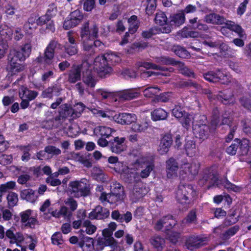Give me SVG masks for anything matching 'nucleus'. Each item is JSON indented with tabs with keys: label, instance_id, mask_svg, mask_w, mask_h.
I'll list each match as a JSON object with an SVG mask.
<instances>
[{
	"label": "nucleus",
	"instance_id": "16",
	"mask_svg": "<svg viewBox=\"0 0 251 251\" xmlns=\"http://www.w3.org/2000/svg\"><path fill=\"white\" fill-rule=\"evenodd\" d=\"M82 80L87 86L86 92L89 95H93L90 90L93 89L97 83V80L92 74L91 70H87L86 72H83Z\"/></svg>",
	"mask_w": 251,
	"mask_h": 251
},
{
	"label": "nucleus",
	"instance_id": "59",
	"mask_svg": "<svg viewBox=\"0 0 251 251\" xmlns=\"http://www.w3.org/2000/svg\"><path fill=\"white\" fill-rule=\"evenodd\" d=\"M64 47L65 52L70 56L75 55L77 52V45L69 44L66 42L65 44Z\"/></svg>",
	"mask_w": 251,
	"mask_h": 251
},
{
	"label": "nucleus",
	"instance_id": "14",
	"mask_svg": "<svg viewBox=\"0 0 251 251\" xmlns=\"http://www.w3.org/2000/svg\"><path fill=\"white\" fill-rule=\"evenodd\" d=\"M5 237L9 240L10 244H16L18 246H21L20 244L25 240L23 234L20 232H16L15 228L13 227L6 231Z\"/></svg>",
	"mask_w": 251,
	"mask_h": 251
},
{
	"label": "nucleus",
	"instance_id": "43",
	"mask_svg": "<svg viewBox=\"0 0 251 251\" xmlns=\"http://www.w3.org/2000/svg\"><path fill=\"white\" fill-rule=\"evenodd\" d=\"M150 242L157 250H161L165 244V240L159 235H154L150 239Z\"/></svg>",
	"mask_w": 251,
	"mask_h": 251
},
{
	"label": "nucleus",
	"instance_id": "5",
	"mask_svg": "<svg viewBox=\"0 0 251 251\" xmlns=\"http://www.w3.org/2000/svg\"><path fill=\"white\" fill-rule=\"evenodd\" d=\"M218 179L216 174L211 168H207L203 171L200 175L198 184L200 186H205L207 189L218 185Z\"/></svg>",
	"mask_w": 251,
	"mask_h": 251
},
{
	"label": "nucleus",
	"instance_id": "30",
	"mask_svg": "<svg viewBox=\"0 0 251 251\" xmlns=\"http://www.w3.org/2000/svg\"><path fill=\"white\" fill-rule=\"evenodd\" d=\"M19 95L21 99H26L29 101L34 100L38 95V92L35 91H32L22 87L19 92Z\"/></svg>",
	"mask_w": 251,
	"mask_h": 251
},
{
	"label": "nucleus",
	"instance_id": "64",
	"mask_svg": "<svg viewBox=\"0 0 251 251\" xmlns=\"http://www.w3.org/2000/svg\"><path fill=\"white\" fill-rule=\"evenodd\" d=\"M69 17L78 25L83 19V15L79 10H76L70 14Z\"/></svg>",
	"mask_w": 251,
	"mask_h": 251
},
{
	"label": "nucleus",
	"instance_id": "56",
	"mask_svg": "<svg viewBox=\"0 0 251 251\" xmlns=\"http://www.w3.org/2000/svg\"><path fill=\"white\" fill-rule=\"evenodd\" d=\"M160 89L157 86L149 87L143 91L145 97L151 98L160 91Z\"/></svg>",
	"mask_w": 251,
	"mask_h": 251
},
{
	"label": "nucleus",
	"instance_id": "55",
	"mask_svg": "<svg viewBox=\"0 0 251 251\" xmlns=\"http://www.w3.org/2000/svg\"><path fill=\"white\" fill-rule=\"evenodd\" d=\"M16 186V182L14 181H10L6 183L0 185V193L2 195L10 190L13 189Z\"/></svg>",
	"mask_w": 251,
	"mask_h": 251
},
{
	"label": "nucleus",
	"instance_id": "34",
	"mask_svg": "<svg viewBox=\"0 0 251 251\" xmlns=\"http://www.w3.org/2000/svg\"><path fill=\"white\" fill-rule=\"evenodd\" d=\"M138 66L140 67H144L147 69H153L156 70H160L162 71H169L171 72V70L173 69L172 68H168L164 67H162L155 64L148 62H139L137 63Z\"/></svg>",
	"mask_w": 251,
	"mask_h": 251
},
{
	"label": "nucleus",
	"instance_id": "50",
	"mask_svg": "<svg viewBox=\"0 0 251 251\" xmlns=\"http://www.w3.org/2000/svg\"><path fill=\"white\" fill-rule=\"evenodd\" d=\"M178 61H176L174 58L167 57L161 56L156 59V62L163 65H171L173 66H176Z\"/></svg>",
	"mask_w": 251,
	"mask_h": 251
},
{
	"label": "nucleus",
	"instance_id": "27",
	"mask_svg": "<svg viewBox=\"0 0 251 251\" xmlns=\"http://www.w3.org/2000/svg\"><path fill=\"white\" fill-rule=\"evenodd\" d=\"M171 31V27L169 25L162 27L161 28H157L153 27L151 28L148 30L143 31L142 35L144 38H149L152 36L158 34L160 32L162 33H169Z\"/></svg>",
	"mask_w": 251,
	"mask_h": 251
},
{
	"label": "nucleus",
	"instance_id": "9",
	"mask_svg": "<svg viewBox=\"0 0 251 251\" xmlns=\"http://www.w3.org/2000/svg\"><path fill=\"white\" fill-rule=\"evenodd\" d=\"M223 25H225L221 28V31L223 35L227 36L228 34L227 29H229L236 33L240 38H246V35L245 30L240 25H236L234 22L227 20L226 19V22L224 23Z\"/></svg>",
	"mask_w": 251,
	"mask_h": 251
},
{
	"label": "nucleus",
	"instance_id": "1",
	"mask_svg": "<svg viewBox=\"0 0 251 251\" xmlns=\"http://www.w3.org/2000/svg\"><path fill=\"white\" fill-rule=\"evenodd\" d=\"M32 40L31 38L26 39L25 43L18 49H12L10 51L8 55V64L7 70L11 74H15L23 70L24 67L17 61H24L31 54L32 47Z\"/></svg>",
	"mask_w": 251,
	"mask_h": 251
},
{
	"label": "nucleus",
	"instance_id": "40",
	"mask_svg": "<svg viewBox=\"0 0 251 251\" xmlns=\"http://www.w3.org/2000/svg\"><path fill=\"white\" fill-rule=\"evenodd\" d=\"M239 142L240 146L238 148V153L240 155H247L251 147L250 141L247 139H243L242 140L239 139Z\"/></svg>",
	"mask_w": 251,
	"mask_h": 251
},
{
	"label": "nucleus",
	"instance_id": "4",
	"mask_svg": "<svg viewBox=\"0 0 251 251\" xmlns=\"http://www.w3.org/2000/svg\"><path fill=\"white\" fill-rule=\"evenodd\" d=\"M61 48L62 45L57 41L51 40L46 48L43 56H40L36 59L39 63L50 65L54 56L55 50Z\"/></svg>",
	"mask_w": 251,
	"mask_h": 251
},
{
	"label": "nucleus",
	"instance_id": "46",
	"mask_svg": "<svg viewBox=\"0 0 251 251\" xmlns=\"http://www.w3.org/2000/svg\"><path fill=\"white\" fill-rule=\"evenodd\" d=\"M85 105L81 102L75 104L74 108L72 107V110L73 111L72 113V119L79 117L81 113L85 109Z\"/></svg>",
	"mask_w": 251,
	"mask_h": 251
},
{
	"label": "nucleus",
	"instance_id": "62",
	"mask_svg": "<svg viewBox=\"0 0 251 251\" xmlns=\"http://www.w3.org/2000/svg\"><path fill=\"white\" fill-rule=\"evenodd\" d=\"M111 192L118 196L122 199H124V191L123 187L119 183L115 184V186L112 188Z\"/></svg>",
	"mask_w": 251,
	"mask_h": 251
},
{
	"label": "nucleus",
	"instance_id": "29",
	"mask_svg": "<svg viewBox=\"0 0 251 251\" xmlns=\"http://www.w3.org/2000/svg\"><path fill=\"white\" fill-rule=\"evenodd\" d=\"M197 217L196 209L191 210L187 214L185 218L182 220L179 224V230L182 231L183 230L185 224H197Z\"/></svg>",
	"mask_w": 251,
	"mask_h": 251
},
{
	"label": "nucleus",
	"instance_id": "17",
	"mask_svg": "<svg viewBox=\"0 0 251 251\" xmlns=\"http://www.w3.org/2000/svg\"><path fill=\"white\" fill-rule=\"evenodd\" d=\"M109 216V211L108 209L97 206L89 214L88 218L91 220H102Z\"/></svg>",
	"mask_w": 251,
	"mask_h": 251
},
{
	"label": "nucleus",
	"instance_id": "25",
	"mask_svg": "<svg viewBox=\"0 0 251 251\" xmlns=\"http://www.w3.org/2000/svg\"><path fill=\"white\" fill-rule=\"evenodd\" d=\"M112 218L119 223L126 222L128 223L130 222L132 218V215L130 212L127 211L125 214L121 213L118 210H113L111 213Z\"/></svg>",
	"mask_w": 251,
	"mask_h": 251
},
{
	"label": "nucleus",
	"instance_id": "22",
	"mask_svg": "<svg viewBox=\"0 0 251 251\" xmlns=\"http://www.w3.org/2000/svg\"><path fill=\"white\" fill-rule=\"evenodd\" d=\"M93 40L84 44L83 50L86 52L85 55L86 56L93 55L97 51V48H102L103 46V43L100 40L93 41Z\"/></svg>",
	"mask_w": 251,
	"mask_h": 251
},
{
	"label": "nucleus",
	"instance_id": "63",
	"mask_svg": "<svg viewBox=\"0 0 251 251\" xmlns=\"http://www.w3.org/2000/svg\"><path fill=\"white\" fill-rule=\"evenodd\" d=\"M64 202L69 207V209L72 212L75 211L77 208V202L72 197L67 198Z\"/></svg>",
	"mask_w": 251,
	"mask_h": 251
},
{
	"label": "nucleus",
	"instance_id": "42",
	"mask_svg": "<svg viewBox=\"0 0 251 251\" xmlns=\"http://www.w3.org/2000/svg\"><path fill=\"white\" fill-rule=\"evenodd\" d=\"M151 118L154 121L163 120L166 119L168 113L162 108H158L154 110L151 113Z\"/></svg>",
	"mask_w": 251,
	"mask_h": 251
},
{
	"label": "nucleus",
	"instance_id": "33",
	"mask_svg": "<svg viewBox=\"0 0 251 251\" xmlns=\"http://www.w3.org/2000/svg\"><path fill=\"white\" fill-rule=\"evenodd\" d=\"M113 131L112 128L105 126H98L94 129V134L100 137H109Z\"/></svg>",
	"mask_w": 251,
	"mask_h": 251
},
{
	"label": "nucleus",
	"instance_id": "48",
	"mask_svg": "<svg viewBox=\"0 0 251 251\" xmlns=\"http://www.w3.org/2000/svg\"><path fill=\"white\" fill-rule=\"evenodd\" d=\"M148 124L146 122H134L131 125V129L136 132H142L145 131L148 128Z\"/></svg>",
	"mask_w": 251,
	"mask_h": 251
},
{
	"label": "nucleus",
	"instance_id": "49",
	"mask_svg": "<svg viewBox=\"0 0 251 251\" xmlns=\"http://www.w3.org/2000/svg\"><path fill=\"white\" fill-rule=\"evenodd\" d=\"M108 65H113L115 63L120 61L121 58L119 55L111 51H108L104 54Z\"/></svg>",
	"mask_w": 251,
	"mask_h": 251
},
{
	"label": "nucleus",
	"instance_id": "19",
	"mask_svg": "<svg viewBox=\"0 0 251 251\" xmlns=\"http://www.w3.org/2000/svg\"><path fill=\"white\" fill-rule=\"evenodd\" d=\"M124 137H114L113 140L109 141V146L110 150L113 152L119 153L126 150V147Z\"/></svg>",
	"mask_w": 251,
	"mask_h": 251
},
{
	"label": "nucleus",
	"instance_id": "31",
	"mask_svg": "<svg viewBox=\"0 0 251 251\" xmlns=\"http://www.w3.org/2000/svg\"><path fill=\"white\" fill-rule=\"evenodd\" d=\"M224 74L219 70L216 72L209 71L203 74L204 79L211 82H216L220 81L223 77Z\"/></svg>",
	"mask_w": 251,
	"mask_h": 251
},
{
	"label": "nucleus",
	"instance_id": "37",
	"mask_svg": "<svg viewBox=\"0 0 251 251\" xmlns=\"http://www.w3.org/2000/svg\"><path fill=\"white\" fill-rule=\"evenodd\" d=\"M176 66H177L179 72L183 75L196 78V75L195 74L193 71L186 66L184 63L178 61Z\"/></svg>",
	"mask_w": 251,
	"mask_h": 251
},
{
	"label": "nucleus",
	"instance_id": "15",
	"mask_svg": "<svg viewBox=\"0 0 251 251\" xmlns=\"http://www.w3.org/2000/svg\"><path fill=\"white\" fill-rule=\"evenodd\" d=\"M200 164L196 160H193L191 163H185L181 165V172L185 174L192 176H196L199 172Z\"/></svg>",
	"mask_w": 251,
	"mask_h": 251
},
{
	"label": "nucleus",
	"instance_id": "23",
	"mask_svg": "<svg viewBox=\"0 0 251 251\" xmlns=\"http://www.w3.org/2000/svg\"><path fill=\"white\" fill-rule=\"evenodd\" d=\"M148 192V190L144 187L143 183L138 181L134 185L131 198L134 201L143 197Z\"/></svg>",
	"mask_w": 251,
	"mask_h": 251
},
{
	"label": "nucleus",
	"instance_id": "41",
	"mask_svg": "<svg viewBox=\"0 0 251 251\" xmlns=\"http://www.w3.org/2000/svg\"><path fill=\"white\" fill-rule=\"evenodd\" d=\"M198 17H195L189 20V22L192 25V28L201 31H207L209 29L207 25L202 23L200 20H198Z\"/></svg>",
	"mask_w": 251,
	"mask_h": 251
},
{
	"label": "nucleus",
	"instance_id": "11",
	"mask_svg": "<svg viewBox=\"0 0 251 251\" xmlns=\"http://www.w3.org/2000/svg\"><path fill=\"white\" fill-rule=\"evenodd\" d=\"M207 241L206 237L193 235L187 238L185 246L189 250L194 251L205 245Z\"/></svg>",
	"mask_w": 251,
	"mask_h": 251
},
{
	"label": "nucleus",
	"instance_id": "10",
	"mask_svg": "<svg viewBox=\"0 0 251 251\" xmlns=\"http://www.w3.org/2000/svg\"><path fill=\"white\" fill-rule=\"evenodd\" d=\"M141 95L139 88L125 89L115 92V96L121 100L129 101L138 98Z\"/></svg>",
	"mask_w": 251,
	"mask_h": 251
},
{
	"label": "nucleus",
	"instance_id": "54",
	"mask_svg": "<svg viewBox=\"0 0 251 251\" xmlns=\"http://www.w3.org/2000/svg\"><path fill=\"white\" fill-rule=\"evenodd\" d=\"M239 230V226L237 225L229 228L223 234V238L224 240L229 239L231 237L235 235Z\"/></svg>",
	"mask_w": 251,
	"mask_h": 251
},
{
	"label": "nucleus",
	"instance_id": "60",
	"mask_svg": "<svg viewBox=\"0 0 251 251\" xmlns=\"http://www.w3.org/2000/svg\"><path fill=\"white\" fill-rule=\"evenodd\" d=\"M7 200L9 206L13 207L18 201V195L14 192H10L7 196Z\"/></svg>",
	"mask_w": 251,
	"mask_h": 251
},
{
	"label": "nucleus",
	"instance_id": "21",
	"mask_svg": "<svg viewBox=\"0 0 251 251\" xmlns=\"http://www.w3.org/2000/svg\"><path fill=\"white\" fill-rule=\"evenodd\" d=\"M166 169L168 178H173L177 176L178 165L174 158H170L166 161Z\"/></svg>",
	"mask_w": 251,
	"mask_h": 251
},
{
	"label": "nucleus",
	"instance_id": "7",
	"mask_svg": "<svg viewBox=\"0 0 251 251\" xmlns=\"http://www.w3.org/2000/svg\"><path fill=\"white\" fill-rule=\"evenodd\" d=\"M94 69L97 71L100 77H105L112 71V69L109 66L104 54L98 56L95 59Z\"/></svg>",
	"mask_w": 251,
	"mask_h": 251
},
{
	"label": "nucleus",
	"instance_id": "2",
	"mask_svg": "<svg viewBox=\"0 0 251 251\" xmlns=\"http://www.w3.org/2000/svg\"><path fill=\"white\" fill-rule=\"evenodd\" d=\"M69 192L75 198L86 197L89 194L90 188L88 181L86 178L80 180L71 181L69 184Z\"/></svg>",
	"mask_w": 251,
	"mask_h": 251
},
{
	"label": "nucleus",
	"instance_id": "53",
	"mask_svg": "<svg viewBox=\"0 0 251 251\" xmlns=\"http://www.w3.org/2000/svg\"><path fill=\"white\" fill-rule=\"evenodd\" d=\"M239 139H236L226 149V152L231 155H235L237 152V150L240 146Z\"/></svg>",
	"mask_w": 251,
	"mask_h": 251
},
{
	"label": "nucleus",
	"instance_id": "8",
	"mask_svg": "<svg viewBox=\"0 0 251 251\" xmlns=\"http://www.w3.org/2000/svg\"><path fill=\"white\" fill-rule=\"evenodd\" d=\"M135 165H138L141 169L140 173H136L133 174L135 181H138L140 177L145 178L148 177L151 172L153 170L154 165L151 162L144 161H138Z\"/></svg>",
	"mask_w": 251,
	"mask_h": 251
},
{
	"label": "nucleus",
	"instance_id": "35",
	"mask_svg": "<svg viewBox=\"0 0 251 251\" xmlns=\"http://www.w3.org/2000/svg\"><path fill=\"white\" fill-rule=\"evenodd\" d=\"M185 21V16L184 12L180 11L179 12L173 15L171 17L170 25L175 26H178L183 23Z\"/></svg>",
	"mask_w": 251,
	"mask_h": 251
},
{
	"label": "nucleus",
	"instance_id": "44",
	"mask_svg": "<svg viewBox=\"0 0 251 251\" xmlns=\"http://www.w3.org/2000/svg\"><path fill=\"white\" fill-rule=\"evenodd\" d=\"M172 51L182 58H187L190 56L189 52L184 48L180 46H174L172 48Z\"/></svg>",
	"mask_w": 251,
	"mask_h": 251
},
{
	"label": "nucleus",
	"instance_id": "12",
	"mask_svg": "<svg viewBox=\"0 0 251 251\" xmlns=\"http://www.w3.org/2000/svg\"><path fill=\"white\" fill-rule=\"evenodd\" d=\"M176 224V221L173 218L172 215L164 216L157 221L154 226V229L161 230L163 227L167 230L172 229Z\"/></svg>",
	"mask_w": 251,
	"mask_h": 251
},
{
	"label": "nucleus",
	"instance_id": "26",
	"mask_svg": "<svg viewBox=\"0 0 251 251\" xmlns=\"http://www.w3.org/2000/svg\"><path fill=\"white\" fill-rule=\"evenodd\" d=\"M72 107L68 104L65 103L61 105L59 107V115L55 118V120L57 121L60 120H65L69 117L72 119Z\"/></svg>",
	"mask_w": 251,
	"mask_h": 251
},
{
	"label": "nucleus",
	"instance_id": "57",
	"mask_svg": "<svg viewBox=\"0 0 251 251\" xmlns=\"http://www.w3.org/2000/svg\"><path fill=\"white\" fill-rule=\"evenodd\" d=\"M147 3L146 12L149 15H151L156 8V0H146Z\"/></svg>",
	"mask_w": 251,
	"mask_h": 251
},
{
	"label": "nucleus",
	"instance_id": "18",
	"mask_svg": "<svg viewBox=\"0 0 251 251\" xmlns=\"http://www.w3.org/2000/svg\"><path fill=\"white\" fill-rule=\"evenodd\" d=\"M31 210H27L20 214L22 225L26 227L34 228L37 220L31 216Z\"/></svg>",
	"mask_w": 251,
	"mask_h": 251
},
{
	"label": "nucleus",
	"instance_id": "58",
	"mask_svg": "<svg viewBox=\"0 0 251 251\" xmlns=\"http://www.w3.org/2000/svg\"><path fill=\"white\" fill-rule=\"evenodd\" d=\"M83 226L86 228L85 232L87 234L91 235L93 234L97 230V227L93 225L91 222L88 220L84 221L83 223Z\"/></svg>",
	"mask_w": 251,
	"mask_h": 251
},
{
	"label": "nucleus",
	"instance_id": "45",
	"mask_svg": "<svg viewBox=\"0 0 251 251\" xmlns=\"http://www.w3.org/2000/svg\"><path fill=\"white\" fill-rule=\"evenodd\" d=\"M12 34V30L6 25H1L0 26V35L2 40L6 41L7 39L11 37Z\"/></svg>",
	"mask_w": 251,
	"mask_h": 251
},
{
	"label": "nucleus",
	"instance_id": "39",
	"mask_svg": "<svg viewBox=\"0 0 251 251\" xmlns=\"http://www.w3.org/2000/svg\"><path fill=\"white\" fill-rule=\"evenodd\" d=\"M51 215L55 217L59 218L61 217L68 219H70L73 215V213L68 207L65 206H61L59 211L55 210L51 212Z\"/></svg>",
	"mask_w": 251,
	"mask_h": 251
},
{
	"label": "nucleus",
	"instance_id": "36",
	"mask_svg": "<svg viewBox=\"0 0 251 251\" xmlns=\"http://www.w3.org/2000/svg\"><path fill=\"white\" fill-rule=\"evenodd\" d=\"M217 99L223 104H233L235 102L233 93L231 91H226L222 95L217 96Z\"/></svg>",
	"mask_w": 251,
	"mask_h": 251
},
{
	"label": "nucleus",
	"instance_id": "3",
	"mask_svg": "<svg viewBox=\"0 0 251 251\" xmlns=\"http://www.w3.org/2000/svg\"><path fill=\"white\" fill-rule=\"evenodd\" d=\"M196 195V192L192 185L180 184L176 191L177 201L182 204H189L192 198Z\"/></svg>",
	"mask_w": 251,
	"mask_h": 251
},
{
	"label": "nucleus",
	"instance_id": "61",
	"mask_svg": "<svg viewBox=\"0 0 251 251\" xmlns=\"http://www.w3.org/2000/svg\"><path fill=\"white\" fill-rule=\"evenodd\" d=\"M45 151L52 156H57L61 154V150L55 146L49 145L45 148Z\"/></svg>",
	"mask_w": 251,
	"mask_h": 251
},
{
	"label": "nucleus",
	"instance_id": "38",
	"mask_svg": "<svg viewBox=\"0 0 251 251\" xmlns=\"http://www.w3.org/2000/svg\"><path fill=\"white\" fill-rule=\"evenodd\" d=\"M20 197L21 199L31 202H34L38 198V196L35 195V192L31 189L22 190L21 192Z\"/></svg>",
	"mask_w": 251,
	"mask_h": 251
},
{
	"label": "nucleus",
	"instance_id": "47",
	"mask_svg": "<svg viewBox=\"0 0 251 251\" xmlns=\"http://www.w3.org/2000/svg\"><path fill=\"white\" fill-rule=\"evenodd\" d=\"M32 146L28 144L27 146L21 145L18 147V149L23 152L21 159L23 161L27 162L30 159V154L29 151L31 149Z\"/></svg>",
	"mask_w": 251,
	"mask_h": 251
},
{
	"label": "nucleus",
	"instance_id": "13",
	"mask_svg": "<svg viewBox=\"0 0 251 251\" xmlns=\"http://www.w3.org/2000/svg\"><path fill=\"white\" fill-rule=\"evenodd\" d=\"M193 129L196 136L202 140L207 139L211 133L210 126L205 124H195L193 125Z\"/></svg>",
	"mask_w": 251,
	"mask_h": 251
},
{
	"label": "nucleus",
	"instance_id": "32",
	"mask_svg": "<svg viewBox=\"0 0 251 251\" xmlns=\"http://www.w3.org/2000/svg\"><path fill=\"white\" fill-rule=\"evenodd\" d=\"M136 120V116L135 114L121 113L117 118V122L122 125H128L133 124Z\"/></svg>",
	"mask_w": 251,
	"mask_h": 251
},
{
	"label": "nucleus",
	"instance_id": "6",
	"mask_svg": "<svg viewBox=\"0 0 251 251\" xmlns=\"http://www.w3.org/2000/svg\"><path fill=\"white\" fill-rule=\"evenodd\" d=\"M89 25V22H87L84 24L81 28L80 37L83 46L85 43H88L89 41L97 38L98 36V25L94 24L90 29Z\"/></svg>",
	"mask_w": 251,
	"mask_h": 251
},
{
	"label": "nucleus",
	"instance_id": "20",
	"mask_svg": "<svg viewBox=\"0 0 251 251\" xmlns=\"http://www.w3.org/2000/svg\"><path fill=\"white\" fill-rule=\"evenodd\" d=\"M86 63H87L86 62ZM85 64L83 62L82 65H73L68 73V81L71 83H75L81 79L82 67Z\"/></svg>",
	"mask_w": 251,
	"mask_h": 251
},
{
	"label": "nucleus",
	"instance_id": "24",
	"mask_svg": "<svg viewBox=\"0 0 251 251\" xmlns=\"http://www.w3.org/2000/svg\"><path fill=\"white\" fill-rule=\"evenodd\" d=\"M173 143L172 137L170 134H165L162 138L158 151L161 154L167 153Z\"/></svg>",
	"mask_w": 251,
	"mask_h": 251
},
{
	"label": "nucleus",
	"instance_id": "52",
	"mask_svg": "<svg viewBox=\"0 0 251 251\" xmlns=\"http://www.w3.org/2000/svg\"><path fill=\"white\" fill-rule=\"evenodd\" d=\"M154 21L156 24L164 25L167 23V18L164 12L159 11L156 13Z\"/></svg>",
	"mask_w": 251,
	"mask_h": 251
},
{
	"label": "nucleus",
	"instance_id": "51",
	"mask_svg": "<svg viewBox=\"0 0 251 251\" xmlns=\"http://www.w3.org/2000/svg\"><path fill=\"white\" fill-rule=\"evenodd\" d=\"M172 93L170 92L163 93L156 96L153 100V102H166L170 100Z\"/></svg>",
	"mask_w": 251,
	"mask_h": 251
},
{
	"label": "nucleus",
	"instance_id": "28",
	"mask_svg": "<svg viewBox=\"0 0 251 251\" xmlns=\"http://www.w3.org/2000/svg\"><path fill=\"white\" fill-rule=\"evenodd\" d=\"M204 21L208 24L223 25L226 22V19L219 14L211 13L204 16Z\"/></svg>",
	"mask_w": 251,
	"mask_h": 251
}]
</instances>
